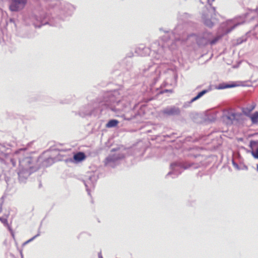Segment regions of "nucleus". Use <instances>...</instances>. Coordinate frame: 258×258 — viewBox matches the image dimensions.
<instances>
[{"mask_svg": "<svg viewBox=\"0 0 258 258\" xmlns=\"http://www.w3.org/2000/svg\"><path fill=\"white\" fill-rule=\"evenodd\" d=\"M164 113L167 115H174L179 113L180 111L178 108L175 107H172L170 108H167L163 111Z\"/></svg>", "mask_w": 258, "mask_h": 258, "instance_id": "4", "label": "nucleus"}, {"mask_svg": "<svg viewBox=\"0 0 258 258\" xmlns=\"http://www.w3.org/2000/svg\"><path fill=\"white\" fill-rule=\"evenodd\" d=\"M248 117L250 119L252 124H257L258 123V111L251 114Z\"/></svg>", "mask_w": 258, "mask_h": 258, "instance_id": "6", "label": "nucleus"}, {"mask_svg": "<svg viewBox=\"0 0 258 258\" xmlns=\"http://www.w3.org/2000/svg\"><path fill=\"white\" fill-rule=\"evenodd\" d=\"M207 92H208V90H203L202 91L200 92V93H198V94L196 97H195L194 98H193L191 99V102H194V101L198 100V99L201 98L202 96H203L204 94H205Z\"/></svg>", "mask_w": 258, "mask_h": 258, "instance_id": "10", "label": "nucleus"}, {"mask_svg": "<svg viewBox=\"0 0 258 258\" xmlns=\"http://www.w3.org/2000/svg\"><path fill=\"white\" fill-rule=\"evenodd\" d=\"M235 118V114L234 113H231L228 115H225L223 117V119L224 120H229V121L228 123H232V120Z\"/></svg>", "mask_w": 258, "mask_h": 258, "instance_id": "9", "label": "nucleus"}, {"mask_svg": "<svg viewBox=\"0 0 258 258\" xmlns=\"http://www.w3.org/2000/svg\"><path fill=\"white\" fill-rule=\"evenodd\" d=\"M256 170H257V171H258V164H257V166H256Z\"/></svg>", "mask_w": 258, "mask_h": 258, "instance_id": "15", "label": "nucleus"}, {"mask_svg": "<svg viewBox=\"0 0 258 258\" xmlns=\"http://www.w3.org/2000/svg\"><path fill=\"white\" fill-rule=\"evenodd\" d=\"M9 10L12 12H18L23 10L27 3V0H11Z\"/></svg>", "mask_w": 258, "mask_h": 258, "instance_id": "1", "label": "nucleus"}, {"mask_svg": "<svg viewBox=\"0 0 258 258\" xmlns=\"http://www.w3.org/2000/svg\"><path fill=\"white\" fill-rule=\"evenodd\" d=\"M239 24H234L233 26H231L230 28H227L223 34L218 36L214 39L211 41L210 44H214L216 43L224 35L227 34L230 32L232 30H233L237 26H238Z\"/></svg>", "mask_w": 258, "mask_h": 258, "instance_id": "3", "label": "nucleus"}, {"mask_svg": "<svg viewBox=\"0 0 258 258\" xmlns=\"http://www.w3.org/2000/svg\"><path fill=\"white\" fill-rule=\"evenodd\" d=\"M235 85H227L224 87H222V88H230V87H234Z\"/></svg>", "mask_w": 258, "mask_h": 258, "instance_id": "14", "label": "nucleus"}, {"mask_svg": "<svg viewBox=\"0 0 258 258\" xmlns=\"http://www.w3.org/2000/svg\"><path fill=\"white\" fill-rule=\"evenodd\" d=\"M204 24L209 27H212L214 25V23L212 21L209 19H205L204 21Z\"/></svg>", "mask_w": 258, "mask_h": 258, "instance_id": "11", "label": "nucleus"}, {"mask_svg": "<svg viewBox=\"0 0 258 258\" xmlns=\"http://www.w3.org/2000/svg\"><path fill=\"white\" fill-rule=\"evenodd\" d=\"M85 158L86 156L83 152H78L74 156V159L77 162H81Z\"/></svg>", "mask_w": 258, "mask_h": 258, "instance_id": "5", "label": "nucleus"}, {"mask_svg": "<svg viewBox=\"0 0 258 258\" xmlns=\"http://www.w3.org/2000/svg\"><path fill=\"white\" fill-rule=\"evenodd\" d=\"M250 147L252 150L251 154L253 158L258 159V146L254 149V147L258 145V142L251 141L250 143Z\"/></svg>", "mask_w": 258, "mask_h": 258, "instance_id": "2", "label": "nucleus"}, {"mask_svg": "<svg viewBox=\"0 0 258 258\" xmlns=\"http://www.w3.org/2000/svg\"><path fill=\"white\" fill-rule=\"evenodd\" d=\"M114 161V159L113 157L111 156H109L107 157L105 160V164H107L111 162H113Z\"/></svg>", "mask_w": 258, "mask_h": 258, "instance_id": "12", "label": "nucleus"}, {"mask_svg": "<svg viewBox=\"0 0 258 258\" xmlns=\"http://www.w3.org/2000/svg\"><path fill=\"white\" fill-rule=\"evenodd\" d=\"M254 106H252L250 107L243 108L242 109V112L246 116L249 117L251 114V112L254 109Z\"/></svg>", "mask_w": 258, "mask_h": 258, "instance_id": "7", "label": "nucleus"}, {"mask_svg": "<svg viewBox=\"0 0 258 258\" xmlns=\"http://www.w3.org/2000/svg\"><path fill=\"white\" fill-rule=\"evenodd\" d=\"M232 24V20H228L225 24H224V27H229V26H230Z\"/></svg>", "mask_w": 258, "mask_h": 258, "instance_id": "13", "label": "nucleus"}, {"mask_svg": "<svg viewBox=\"0 0 258 258\" xmlns=\"http://www.w3.org/2000/svg\"><path fill=\"white\" fill-rule=\"evenodd\" d=\"M119 122L116 119H111L110 120L108 123L106 124V126L107 127H115L117 125Z\"/></svg>", "mask_w": 258, "mask_h": 258, "instance_id": "8", "label": "nucleus"}]
</instances>
